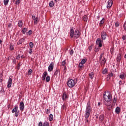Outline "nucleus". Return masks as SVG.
Returning a JSON list of instances; mask_svg holds the SVG:
<instances>
[{
  "label": "nucleus",
  "mask_w": 126,
  "mask_h": 126,
  "mask_svg": "<svg viewBox=\"0 0 126 126\" xmlns=\"http://www.w3.org/2000/svg\"><path fill=\"white\" fill-rule=\"evenodd\" d=\"M103 105L107 107L111 106V101H112L113 98L111 93H110V92H105L103 93Z\"/></svg>",
  "instance_id": "f257e3e1"
},
{
  "label": "nucleus",
  "mask_w": 126,
  "mask_h": 126,
  "mask_svg": "<svg viewBox=\"0 0 126 126\" xmlns=\"http://www.w3.org/2000/svg\"><path fill=\"white\" fill-rule=\"evenodd\" d=\"M91 114V106H90V103L89 102L87 103L85 113V117L86 119H88L90 114Z\"/></svg>",
  "instance_id": "f03ea898"
},
{
  "label": "nucleus",
  "mask_w": 126,
  "mask_h": 126,
  "mask_svg": "<svg viewBox=\"0 0 126 126\" xmlns=\"http://www.w3.org/2000/svg\"><path fill=\"white\" fill-rule=\"evenodd\" d=\"M81 35V32L78 29H76L74 31V39H78Z\"/></svg>",
  "instance_id": "7ed1b4c3"
},
{
  "label": "nucleus",
  "mask_w": 126,
  "mask_h": 126,
  "mask_svg": "<svg viewBox=\"0 0 126 126\" xmlns=\"http://www.w3.org/2000/svg\"><path fill=\"white\" fill-rule=\"evenodd\" d=\"M75 85V82H74V80L72 79H70L68 80L67 86H68V87H69L70 88H72L73 87H74Z\"/></svg>",
  "instance_id": "20e7f679"
},
{
  "label": "nucleus",
  "mask_w": 126,
  "mask_h": 126,
  "mask_svg": "<svg viewBox=\"0 0 126 126\" xmlns=\"http://www.w3.org/2000/svg\"><path fill=\"white\" fill-rule=\"evenodd\" d=\"M103 42V41L101 39V38H98L96 39V44L99 48H102Z\"/></svg>",
  "instance_id": "39448f33"
},
{
  "label": "nucleus",
  "mask_w": 126,
  "mask_h": 126,
  "mask_svg": "<svg viewBox=\"0 0 126 126\" xmlns=\"http://www.w3.org/2000/svg\"><path fill=\"white\" fill-rule=\"evenodd\" d=\"M101 37L102 40H106L107 39V32L105 31H102L101 32Z\"/></svg>",
  "instance_id": "423d86ee"
},
{
  "label": "nucleus",
  "mask_w": 126,
  "mask_h": 126,
  "mask_svg": "<svg viewBox=\"0 0 126 126\" xmlns=\"http://www.w3.org/2000/svg\"><path fill=\"white\" fill-rule=\"evenodd\" d=\"M54 62H51V63L50 64L48 67V71L49 72H51V71H53V69H54Z\"/></svg>",
  "instance_id": "0eeeda50"
},
{
  "label": "nucleus",
  "mask_w": 126,
  "mask_h": 126,
  "mask_svg": "<svg viewBox=\"0 0 126 126\" xmlns=\"http://www.w3.org/2000/svg\"><path fill=\"white\" fill-rule=\"evenodd\" d=\"M25 106H24V102H23V101H21L19 104V108H20V110L21 112H23V111L24 110V108H25Z\"/></svg>",
  "instance_id": "6e6552de"
},
{
  "label": "nucleus",
  "mask_w": 126,
  "mask_h": 126,
  "mask_svg": "<svg viewBox=\"0 0 126 126\" xmlns=\"http://www.w3.org/2000/svg\"><path fill=\"white\" fill-rule=\"evenodd\" d=\"M112 5H113V0H108V1L107 2V5H106L107 8H111Z\"/></svg>",
  "instance_id": "1a4fd4ad"
},
{
  "label": "nucleus",
  "mask_w": 126,
  "mask_h": 126,
  "mask_svg": "<svg viewBox=\"0 0 126 126\" xmlns=\"http://www.w3.org/2000/svg\"><path fill=\"white\" fill-rule=\"evenodd\" d=\"M11 84H12V79H11V78L9 77V78L7 82V88H10V87H11Z\"/></svg>",
  "instance_id": "9d476101"
},
{
  "label": "nucleus",
  "mask_w": 126,
  "mask_h": 126,
  "mask_svg": "<svg viewBox=\"0 0 126 126\" xmlns=\"http://www.w3.org/2000/svg\"><path fill=\"white\" fill-rule=\"evenodd\" d=\"M70 36L71 38H73L74 36V30H73V28H71L70 30V32H69Z\"/></svg>",
  "instance_id": "9b49d317"
},
{
  "label": "nucleus",
  "mask_w": 126,
  "mask_h": 126,
  "mask_svg": "<svg viewBox=\"0 0 126 126\" xmlns=\"http://www.w3.org/2000/svg\"><path fill=\"white\" fill-rule=\"evenodd\" d=\"M121 60H122V55L121 53H119L116 58V61L117 63H120L121 62Z\"/></svg>",
  "instance_id": "f8f14e48"
},
{
  "label": "nucleus",
  "mask_w": 126,
  "mask_h": 126,
  "mask_svg": "<svg viewBox=\"0 0 126 126\" xmlns=\"http://www.w3.org/2000/svg\"><path fill=\"white\" fill-rule=\"evenodd\" d=\"M47 75H48V72L47 71H44L42 74V80H43V81H44V80H45V79H46V77L47 76Z\"/></svg>",
  "instance_id": "ddd939ff"
},
{
  "label": "nucleus",
  "mask_w": 126,
  "mask_h": 126,
  "mask_svg": "<svg viewBox=\"0 0 126 126\" xmlns=\"http://www.w3.org/2000/svg\"><path fill=\"white\" fill-rule=\"evenodd\" d=\"M68 97H67V95H66V94L65 93H63L62 96V99L63 101H65L66 99H67Z\"/></svg>",
  "instance_id": "4468645a"
},
{
  "label": "nucleus",
  "mask_w": 126,
  "mask_h": 126,
  "mask_svg": "<svg viewBox=\"0 0 126 126\" xmlns=\"http://www.w3.org/2000/svg\"><path fill=\"white\" fill-rule=\"evenodd\" d=\"M18 106H15V107L12 109V113H16L17 112H19Z\"/></svg>",
  "instance_id": "2eb2a0df"
},
{
  "label": "nucleus",
  "mask_w": 126,
  "mask_h": 126,
  "mask_svg": "<svg viewBox=\"0 0 126 126\" xmlns=\"http://www.w3.org/2000/svg\"><path fill=\"white\" fill-rule=\"evenodd\" d=\"M25 41V38H21L17 42V45H20Z\"/></svg>",
  "instance_id": "dca6fc26"
},
{
  "label": "nucleus",
  "mask_w": 126,
  "mask_h": 126,
  "mask_svg": "<svg viewBox=\"0 0 126 126\" xmlns=\"http://www.w3.org/2000/svg\"><path fill=\"white\" fill-rule=\"evenodd\" d=\"M115 113L116 114H119L121 113V108L120 107H117L115 109Z\"/></svg>",
  "instance_id": "f3484780"
},
{
  "label": "nucleus",
  "mask_w": 126,
  "mask_h": 126,
  "mask_svg": "<svg viewBox=\"0 0 126 126\" xmlns=\"http://www.w3.org/2000/svg\"><path fill=\"white\" fill-rule=\"evenodd\" d=\"M18 27L21 28L22 26H23V22H22V20H19L18 24Z\"/></svg>",
  "instance_id": "a211bd4d"
},
{
  "label": "nucleus",
  "mask_w": 126,
  "mask_h": 126,
  "mask_svg": "<svg viewBox=\"0 0 126 126\" xmlns=\"http://www.w3.org/2000/svg\"><path fill=\"white\" fill-rule=\"evenodd\" d=\"M104 115H103V114L100 115L99 116V122H103V121H104Z\"/></svg>",
  "instance_id": "6ab92c4d"
},
{
  "label": "nucleus",
  "mask_w": 126,
  "mask_h": 126,
  "mask_svg": "<svg viewBox=\"0 0 126 126\" xmlns=\"http://www.w3.org/2000/svg\"><path fill=\"white\" fill-rule=\"evenodd\" d=\"M49 5L50 7H54V6H55V2H54V1H50Z\"/></svg>",
  "instance_id": "aec40b11"
},
{
  "label": "nucleus",
  "mask_w": 126,
  "mask_h": 126,
  "mask_svg": "<svg viewBox=\"0 0 126 126\" xmlns=\"http://www.w3.org/2000/svg\"><path fill=\"white\" fill-rule=\"evenodd\" d=\"M82 20H83V21H85V22H87V20H88V17H87V15H84L82 18Z\"/></svg>",
  "instance_id": "412c9836"
},
{
  "label": "nucleus",
  "mask_w": 126,
  "mask_h": 126,
  "mask_svg": "<svg viewBox=\"0 0 126 126\" xmlns=\"http://www.w3.org/2000/svg\"><path fill=\"white\" fill-rule=\"evenodd\" d=\"M61 74L60 72V70L57 69L56 70V71L54 73V75H56V76H58V75H60V74Z\"/></svg>",
  "instance_id": "4be33fe9"
},
{
  "label": "nucleus",
  "mask_w": 126,
  "mask_h": 126,
  "mask_svg": "<svg viewBox=\"0 0 126 126\" xmlns=\"http://www.w3.org/2000/svg\"><path fill=\"white\" fill-rule=\"evenodd\" d=\"M99 62L102 64H105L106 63V58H103L102 59H101V61H99Z\"/></svg>",
  "instance_id": "5701e85b"
},
{
  "label": "nucleus",
  "mask_w": 126,
  "mask_h": 126,
  "mask_svg": "<svg viewBox=\"0 0 126 126\" xmlns=\"http://www.w3.org/2000/svg\"><path fill=\"white\" fill-rule=\"evenodd\" d=\"M53 120H54V116H53V114H51L49 116V121L52 122Z\"/></svg>",
  "instance_id": "b1692460"
},
{
  "label": "nucleus",
  "mask_w": 126,
  "mask_h": 126,
  "mask_svg": "<svg viewBox=\"0 0 126 126\" xmlns=\"http://www.w3.org/2000/svg\"><path fill=\"white\" fill-rule=\"evenodd\" d=\"M105 22V18H103L102 20L99 22V25L100 26H102L104 23Z\"/></svg>",
  "instance_id": "393cba45"
},
{
  "label": "nucleus",
  "mask_w": 126,
  "mask_h": 126,
  "mask_svg": "<svg viewBox=\"0 0 126 126\" xmlns=\"http://www.w3.org/2000/svg\"><path fill=\"white\" fill-rule=\"evenodd\" d=\"M119 77L121 79H125L126 75H125V73H123L119 75Z\"/></svg>",
  "instance_id": "a878e982"
},
{
  "label": "nucleus",
  "mask_w": 126,
  "mask_h": 126,
  "mask_svg": "<svg viewBox=\"0 0 126 126\" xmlns=\"http://www.w3.org/2000/svg\"><path fill=\"white\" fill-rule=\"evenodd\" d=\"M28 30V29L24 28L22 31L23 34H25V33L27 32Z\"/></svg>",
  "instance_id": "bb28decb"
},
{
  "label": "nucleus",
  "mask_w": 126,
  "mask_h": 126,
  "mask_svg": "<svg viewBox=\"0 0 126 126\" xmlns=\"http://www.w3.org/2000/svg\"><path fill=\"white\" fill-rule=\"evenodd\" d=\"M43 126H50L49 122L45 121L43 123Z\"/></svg>",
  "instance_id": "cd10ccee"
},
{
  "label": "nucleus",
  "mask_w": 126,
  "mask_h": 126,
  "mask_svg": "<svg viewBox=\"0 0 126 126\" xmlns=\"http://www.w3.org/2000/svg\"><path fill=\"white\" fill-rule=\"evenodd\" d=\"M9 1V0H3L4 5H7V4H8Z\"/></svg>",
  "instance_id": "c85d7f7f"
},
{
  "label": "nucleus",
  "mask_w": 126,
  "mask_h": 126,
  "mask_svg": "<svg viewBox=\"0 0 126 126\" xmlns=\"http://www.w3.org/2000/svg\"><path fill=\"white\" fill-rule=\"evenodd\" d=\"M89 76H90V78L91 79H92L93 78V77H94V73H93V72L90 73L89 74Z\"/></svg>",
  "instance_id": "c756f323"
},
{
  "label": "nucleus",
  "mask_w": 126,
  "mask_h": 126,
  "mask_svg": "<svg viewBox=\"0 0 126 126\" xmlns=\"http://www.w3.org/2000/svg\"><path fill=\"white\" fill-rule=\"evenodd\" d=\"M115 27H119L120 26V22L116 21L115 23Z\"/></svg>",
  "instance_id": "7c9ffc66"
},
{
  "label": "nucleus",
  "mask_w": 126,
  "mask_h": 126,
  "mask_svg": "<svg viewBox=\"0 0 126 126\" xmlns=\"http://www.w3.org/2000/svg\"><path fill=\"white\" fill-rule=\"evenodd\" d=\"M107 72H108V70H107L106 68H105L102 70L103 74H106L107 73Z\"/></svg>",
  "instance_id": "2f4dec72"
},
{
  "label": "nucleus",
  "mask_w": 126,
  "mask_h": 126,
  "mask_svg": "<svg viewBox=\"0 0 126 126\" xmlns=\"http://www.w3.org/2000/svg\"><path fill=\"white\" fill-rule=\"evenodd\" d=\"M86 62H87V59H83L82 60L81 63H82L83 64H84V63H85Z\"/></svg>",
  "instance_id": "473e14b6"
},
{
  "label": "nucleus",
  "mask_w": 126,
  "mask_h": 126,
  "mask_svg": "<svg viewBox=\"0 0 126 126\" xmlns=\"http://www.w3.org/2000/svg\"><path fill=\"white\" fill-rule=\"evenodd\" d=\"M32 34V31L30 30L28 32H27V35L28 36H30V35Z\"/></svg>",
  "instance_id": "72a5a7b5"
},
{
  "label": "nucleus",
  "mask_w": 126,
  "mask_h": 126,
  "mask_svg": "<svg viewBox=\"0 0 126 126\" xmlns=\"http://www.w3.org/2000/svg\"><path fill=\"white\" fill-rule=\"evenodd\" d=\"M45 79H46V82H49V81H50V76H47L46 77Z\"/></svg>",
  "instance_id": "f704fd0d"
},
{
  "label": "nucleus",
  "mask_w": 126,
  "mask_h": 126,
  "mask_svg": "<svg viewBox=\"0 0 126 126\" xmlns=\"http://www.w3.org/2000/svg\"><path fill=\"white\" fill-rule=\"evenodd\" d=\"M20 2H21V0H16L15 1V4L18 5V4H19V3H20Z\"/></svg>",
  "instance_id": "c9c22d12"
},
{
  "label": "nucleus",
  "mask_w": 126,
  "mask_h": 126,
  "mask_svg": "<svg viewBox=\"0 0 126 126\" xmlns=\"http://www.w3.org/2000/svg\"><path fill=\"white\" fill-rule=\"evenodd\" d=\"M29 45L30 48H33V47H34V43L32 42H30Z\"/></svg>",
  "instance_id": "e433bc0d"
},
{
  "label": "nucleus",
  "mask_w": 126,
  "mask_h": 126,
  "mask_svg": "<svg viewBox=\"0 0 126 126\" xmlns=\"http://www.w3.org/2000/svg\"><path fill=\"white\" fill-rule=\"evenodd\" d=\"M103 56H104V53H102L100 56H99V61H102V59L103 58Z\"/></svg>",
  "instance_id": "4c0bfd02"
},
{
  "label": "nucleus",
  "mask_w": 126,
  "mask_h": 126,
  "mask_svg": "<svg viewBox=\"0 0 126 126\" xmlns=\"http://www.w3.org/2000/svg\"><path fill=\"white\" fill-rule=\"evenodd\" d=\"M28 52L30 55H32V53H33V50H32V48H29Z\"/></svg>",
  "instance_id": "58836bf2"
},
{
  "label": "nucleus",
  "mask_w": 126,
  "mask_h": 126,
  "mask_svg": "<svg viewBox=\"0 0 126 126\" xmlns=\"http://www.w3.org/2000/svg\"><path fill=\"white\" fill-rule=\"evenodd\" d=\"M73 53H74V51H73V49H70V55L71 56H72V55H73Z\"/></svg>",
  "instance_id": "ea45409f"
},
{
  "label": "nucleus",
  "mask_w": 126,
  "mask_h": 126,
  "mask_svg": "<svg viewBox=\"0 0 126 126\" xmlns=\"http://www.w3.org/2000/svg\"><path fill=\"white\" fill-rule=\"evenodd\" d=\"M83 64L82 63H81V62H80L79 63V67H80V68H82V67H83Z\"/></svg>",
  "instance_id": "a19ab883"
},
{
  "label": "nucleus",
  "mask_w": 126,
  "mask_h": 126,
  "mask_svg": "<svg viewBox=\"0 0 126 126\" xmlns=\"http://www.w3.org/2000/svg\"><path fill=\"white\" fill-rule=\"evenodd\" d=\"M14 116L15 117H18V116H19V111L17 112H15Z\"/></svg>",
  "instance_id": "79ce46f5"
},
{
  "label": "nucleus",
  "mask_w": 126,
  "mask_h": 126,
  "mask_svg": "<svg viewBox=\"0 0 126 126\" xmlns=\"http://www.w3.org/2000/svg\"><path fill=\"white\" fill-rule=\"evenodd\" d=\"M38 21L39 20H38V18H36L35 20H34V24H37Z\"/></svg>",
  "instance_id": "37998d69"
},
{
  "label": "nucleus",
  "mask_w": 126,
  "mask_h": 126,
  "mask_svg": "<svg viewBox=\"0 0 126 126\" xmlns=\"http://www.w3.org/2000/svg\"><path fill=\"white\" fill-rule=\"evenodd\" d=\"M65 63H65V61H63L62 62V65L63 66H65Z\"/></svg>",
  "instance_id": "c03bdc74"
},
{
  "label": "nucleus",
  "mask_w": 126,
  "mask_h": 126,
  "mask_svg": "<svg viewBox=\"0 0 126 126\" xmlns=\"http://www.w3.org/2000/svg\"><path fill=\"white\" fill-rule=\"evenodd\" d=\"M62 109H63V110H65L66 109V106L65 105L63 104L62 106Z\"/></svg>",
  "instance_id": "a18cd8bd"
},
{
  "label": "nucleus",
  "mask_w": 126,
  "mask_h": 126,
  "mask_svg": "<svg viewBox=\"0 0 126 126\" xmlns=\"http://www.w3.org/2000/svg\"><path fill=\"white\" fill-rule=\"evenodd\" d=\"M45 112L46 114H50V108L47 109Z\"/></svg>",
  "instance_id": "49530a36"
},
{
  "label": "nucleus",
  "mask_w": 126,
  "mask_h": 126,
  "mask_svg": "<svg viewBox=\"0 0 126 126\" xmlns=\"http://www.w3.org/2000/svg\"><path fill=\"white\" fill-rule=\"evenodd\" d=\"M32 72H33V70H32V69H30L29 71H28V74L29 75L31 74V73H32Z\"/></svg>",
  "instance_id": "de8ad7c7"
},
{
  "label": "nucleus",
  "mask_w": 126,
  "mask_h": 126,
  "mask_svg": "<svg viewBox=\"0 0 126 126\" xmlns=\"http://www.w3.org/2000/svg\"><path fill=\"white\" fill-rule=\"evenodd\" d=\"M123 27L124 28V30H125V31H126V22L124 23V24L123 25Z\"/></svg>",
  "instance_id": "09e8293b"
},
{
  "label": "nucleus",
  "mask_w": 126,
  "mask_h": 126,
  "mask_svg": "<svg viewBox=\"0 0 126 126\" xmlns=\"http://www.w3.org/2000/svg\"><path fill=\"white\" fill-rule=\"evenodd\" d=\"M113 103L114 104H116V103H117V99L116 98V97H114L113 99Z\"/></svg>",
  "instance_id": "8fccbe9b"
},
{
  "label": "nucleus",
  "mask_w": 126,
  "mask_h": 126,
  "mask_svg": "<svg viewBox=\"0 0 126 126\" xmlns=\"http://www.w3.org/2000/svg\"><path fill=\"white\" fill-rule=\"evenodd\" d=\"M85 120L86 124H87V123H89V121L88 120V118H85Z\"/></svg>",
  "instance_id": "3c124183"
},
{
  "label": "nucleus",
  "mask_w": 126,
  "mask_h": 126,
  "mask_svg": "<svg viewBox=\"0 0 126 126\" xmlns=\"http://www.w3.org/2000/svg\"><path fill=\"white\" fill-rule=\"evenodd\" d=\"M110 78H111V76H110L109 74H108V75H107V78H106V80H110Z\"/></svg>",
  "instance_id": "603ef678"
},
{
  "label": "nucleus",
  "mask_w": 126,
  "mask_h": 126,
  "mask_svg": "<svg viewBox=\"0 0 126 126\" xmlns=\"http://www.w3.org/2000/svg\"><path fill=\"white\" fill-rule=\"evenodd\" d=\"M38 126H43V123H42V122H40L38 123Z\"/></svg>",
  "instance_id": "864d4df0"
},
{
  "label": "nucleus",
  "mask_w": 126,
  "mask_h": 126,
  "mask_svg": "<svg viewBox=\"0 0 126 126\" xmlns=\"http://www.w3.org/2000/svg\"><path fill=\"white\" fill-rule=\"evenodd\" d=\"M122 39H123V40H126V35H123V36H122Z\"/></svg>",
  "instance_id": "5fc2aeb1"
},
{
  "label": "nucleus",
  "mask_w": 126,
  "mask_h": 126,
  "mask_svg": "<svg viewBox=\"0 0 126 126\" xmlns=\"http://www.w3.org/2000/svg\"><path fill=\"white\" fill-rule=\"evenodd\" d=\"M19 59H20V56L18 54L16 57V60H19Z\"/></svg>",
  "instance_id": "6e6d98bb"
},
{
  "label": "nucleus",
  "mask_w": 126,
  "mask_h": 126,
  "mask_svg": "<svg viewBox=\"0 0 126 126\" xmlns=\"http://www.w3.org/2000/svg\"><path fill=\"white\" fill-rule=\"evenodd\" d=\"M32 19L33 20H36V17H35V15H32Z\"/></svg>",
  "instance_id": "4d7b16f0"
},
{
  "label": "nucleus",
  "mask_w": 126,
  "mask_h": 126,
  "mask_svg": "<svg viewBox=\"0 0 126 126\" xmlns=\"http://www.w3.org/2000/svg\"><path fill=\"white\" fill-rule=\"evenodd\" d=\"M94 51L95 52H98V51H99V48H95V49H94Z\"/></svg>",
  "instance_id": "13d9d810"
},
{
  "label": "nucleus",
  "mask_w": 126,
  "mask_h": 126,
  "mask_svg": "<svg viewBox=\"0 0 126 126\" xmlns=\"http://www.w3.org/2000/svg\"><path fill=\"white\" fill-rule=\"evenodd\" d=\"M12 24H11V23H9L8 25V28H10V27H11Z\"/></svg>",
  "instance_id": "bf43d9fd"
},
{
  "label": "nucleus",
  "mask_w": 126,
  "mask_h": 126,
  "mask_svg": "<svg viewBox=\"0 0 126 126\" xmlns=\"http://www.w3.org/2000/svg\"><path fill=\"white\" fill-rule=\"evenodd\" d=\"M110 52H111V54H113V52H114V48H111Z\"/></svg>",
  "instance_id": "052dcab7"
},
{
  "label": "nucleus",
  "mask_w": 126,
  "mask_h": 126,
  "mask_svg": "<svg viewBox=\"0 0 126 126\" xmlns=\"http://www.w3.org/2000/svg\"><path fill=\"white\" fill-rule=\"evenodd\" d=\"M113 76V73H110L109 74V76H110V77H112Z\"/></svg>",
  "instance_id": "680f3d73"
},
{
  "label": "nucleus",
  "mask_w": 126,
  "mask_h": 126,
  "mask_svg": "<svg viewBox=\"0 0 126 126\" xmlns=\"http://www.w3.org/2000/svg\"><path fill=\"white\" fill-rule=\"evenodd\" d=\"M9 51H13V50H14V48H9Z\"/></svg>",
  "instance_id": "e2e57ef3"
},
{
  "label": "nucleus",
  "mask_w": 126,
  "mask_h": 126,
  "mask_svg": "<svg viewBox=\"0 0 126 126\" xmlns=\"http://www.w3.org/2000/svg\"><path fill=\"white\" fill-rule=\"evenodd\" d=\"M119 85H122V81H119Z\"/></svg>",
  "instance_id": "0e129e2a"
},
{
  "label": "nucleus",
  "mask_w": 126,
  "mask_h": 126,
  "mask_svg": "<svg viewBox=\"0 0 126 126\" xmlns=\"http://www.w3.org/2000/svg\"><path fill=\"white\" fill-rule=\"evenodd\" d=\"M19 67H20V65L18 64V69H19Z\"/></svg>",
  "instance_id": "69168bd1"
},
{
  "label": "nucleus",
  "mask_w": 126,
  "mask_h": 126,
  "mask_svg": "<svg viewBox=\"0 0 126 126\" xmlns=\"http://www.w3.org/2000/svg\"><path fill=\"white\" fill-rule=\"evenodd\" d=\"M101 105V103H100V102H98V104H97V105L98 106H100Z\"/></svg>",
  "instance_id": "338daca9"
},
{
  "label": "nucleus",
  "mask_w": 126,
  "mask_h": 126,
  "mask_svg": "<svg viewBox=\"0 0 126 126\" xmlns=\"http://www.w3.org/2000/svg\"><path fill=\"white\" fill-rule=\"evenodd\" d=\"M54 1L57 3V2H58V0H54Z\"/></svg>",
  "instance_id": "774afa93"
}]
</instances>
